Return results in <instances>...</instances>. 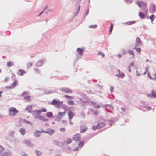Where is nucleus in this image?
I'll return each mask as SVG.
<instances>
[{"instance_id":"1","label":"nucleus","mask_w":156,"mask_h":156,"mask_svg":"<svg viewBox=\"0 0 156 156\" xmlns=\"http://www.w3.org/2000/svg\"><path fill=\"white\" fill-rule=\"evenodd\" d=\"M47 109L43 108L39 110H35L33 111L32 113L33 116L35 118H37L41 113L42 112H47Z\"/></svg>"},{"instance_id":"2","label":"nucleus","mask_w":156,"mask_h":156,"mask_svg":"<svg viewBox=\"0 0 156 156\" xmlns=\"http://www.w3.org/2000/svg\"><path fill=\"white\" fill-rule=\"evenodd\" d=\"M105 121L103 119H101L97 126H93V129L94 130H95L96 129L101 128L105 126Z\"/></svg>"},{"instance_id":"3","label":"nucleus","mask_w":156,"mask_h":156,"mask_svg":"<svg viewBox=\"0 0 156 156\" xmlns=\"http://www.w3.org/2000/svg\"><path fill=\"white\" fill-rule=\"evenodd\" d=\"M9 115L10 116H14L19 111L15 108L11 107L9 109Z\"/></svg>"},{"instance_id":"4","label":"nucleus","mask_w":156,"mask_h":156,"mask_svg":"<svg viewBox=\"0 0 156 156\" xmlns=\"http://www.w3.org/2000/svg\"><path fill=\"white\" fill-rule=\"evenodd\" d=\"M73 140L75 141H79L81 140V135L79 133H77L72 136Z\"/></svg>"},{"instance_id":"5","label":"nucleus","mask_w":156,"mask_h":156,"mask_svg":"<svg viewBox=\"0 0 156 156\" xmlns=\"http://www.w3.org/2000/svg\"><path fill=\"white\" fill-rule=\"evenodd\" d=\"M74 115V113L71 111H69L68 112V116L69 119V122L71 125H73V123L72 119Z\"/></svg>"},{"instance_id":"6","label":"nucleus","mask_w":156,"mask_h":156,"mask_svg":"<svg viewBox=\"0 0 156 156\" xmlns=\"http://www.w3.org/2000/svg\"><path fill=\"white\" fill-rule=\"evenodd\" d=\"M51 104L53 105H55L57 108H59L61 103L59 100L54 99L52 101Z\"/></svg>"},{"instance_id":"7","label":"nucleus","mask_w":156,"mask_h":156,"mask_svg":"<svg viewBox=\"0 0 156 156\" xmlns=\"http://www.w3.org/2000/svg\"><path fill=\"white\" fill-rule=\"evenodd\" d=\"M17 83V80H15L11 86H7L5 87L6 89H12L16 86Z\"/></svg>"},{"instance_id":"8","label":"nucleus","mask_w":156,"mask_h":156,"mask_svg":"<svg viewBox=\"0 0 156 156\" xmlns=\"http://www.w3.org/2000/svg\"><path fill=\"white\" fill-rule=\"evenodd\" d=\"M60 90L61 91L67 93H72L71 90L67 88H61Z\"/></svg>"},{"instance_id":"9","label":"nucleus","mask_w":156,"mask_h":156,"mask_svg":"<svg viewBox=\"0 0 156 156\" xmlns=\"http://www.w3.org/2000/svg\"><path fill=\"white\" fill-rule=\"evenodd\" d=\"M137 4L140 8L142 6L145 7H147V4L143 1L140 2L138 1L137 2Z\"/></svg>"},{"instance_id":"10","label":"nucleus","mask_w":156,"mask_h":156,"mask_svg":"<svg viewBox=\"0 0 156 156\" xmlns=\"http://www.w3.org/2000/svg\"><path fill=\"white\" fill-rule=\"evenodd\" d=\"M147 75L148 76L150 79L155 80L156 79V72L155 71L153 72L152 75V76H151L150 73H148Z\"/></svg>"},{"instance_id":"11","label":"nucleus","mask_w":156,"mask_h":156,"mask_svg":"<svg viewBox=\"0 0 156 156\" xmlns=\"http://www.w3.org/2000/svg\"><path fill=\"white\" fill-rule=\"evenodd\" d=\"M87 129V127L85 125H83L80 127V132L81 133H84Z\"/></svg>"},{"instance_id":"12","label":"nucleus","mask_w":156,"mask_h":156,"mask_svg":"<svg viewBox=\"0 0 156 156\" xmlns=\"http://www.w3.org/2000/svg\"><path fill=\"white\" fill-rule=\"evenodd\" d=\"M142 42L141 39L139 37H137L136 40L135 45L138 46L141 44Z\"/></svg>"},{"instance_id":"13","label":"nucleus","mask_w":156,"mask_h":156,"mask_svg":"<svg viewBox=\"0 0 156 156\" xmlns=\"http://www.w3.org/2000/svg\"><path fill=\"white\" fill-rule=\"evenodd\" d=\"M66 113V111H64L63 112H59L58 113V116L59 118H62L63 116L65 115V114Z\"/></svg>"},{"instance_id":"14","label":"nucleus","mask_w":156,"mask_h":156,"mask_svg":"<svg viewBox=\"0 0 156 156\" xmlns=\"http://www.w3.org/2000/svg\"><path fill=\"white\" fill-rule=\"evenodd\" d=\"M92 106L95 108H99L100 107V105L95 102H91Z\"/></svg>"},{"instance_id":"15","label":"nucleus","mask_w":156,"mask_h":156,"mask_svg":"<svg viewBox=\"0 0 156 156\" xmlns=\"http://www.w3.org/2000/svg\"><path fill=\"white\" fill-rule=\"evenodd\" d=\"M26 109L30 113H32L33 112L31 105L28 106L26 108Z\"/></svg>"},{"instance_id":"16","label":"nucleus","mask_w":156,"mask_h":156,"mask_svg":"<svg viewBox=\"0 0 156 156\" xmlns=\"http://www.w3.org/2000/svg\"><path fill=\"white\" fill-rule=\"evenodd\" d=\"M37 118L38 119L44 122L47 121L48 120V119H47L40 115Z\"/></svg>"},{"instance_id":"17","label":"nucleus","mask_w":156,"mask_h":156,"mask_svg":"<svg viewBox=\"0 0 156 156\" xmlns=\"http://www.w3.org/2000/svg\"><path fill=\"white\" fill-rule=\"evenodd\" d=\"M26 73V72L22 69H19L18 72V74L19 75L22 76Z\"/></svg>"},{"instance_id":"18","label":"nucleus","mask_w":156,"mask_h":156,"mask_svg":"<svg viewBox=\"0 0 156 156\" xmlns=\"http://www.w3.org/2000/svg\"><path fill=\"white\" fill-rule=\"evenodd\" d=\"M118 72L119 73L118 74H116V76L119 77H123L125 75L123 72H120V71L119 70L118 71Z\"/></svg>"},{"instance_id":"19","label":"nucleus","mask_w":156,"mask_h":156,"mask_svg":"<svg viewBox=\"0 0 156 156\" xmlns=\"http://www.w3.org/2000/svg\"><path fill=\"white\" fill-rule=\"evenodd\" d=\"M20 132L22 135H24L26 133V130L23 128L20 129Z\"/></svg>"},{"instance_id":"20","label":"nucleus","mask_w":156,"mask_h":156,"mask_svg":"<svg viewBox=\"0 0 156 156\" xmlns=\"http://www.w3.org/2000/svg\"><path fill=\"white\" fill-rule=\"evenodd\" d=\"M77 51L79 53V54L82 56L83 55L84 50L80 48H78L77 49Z\"/></svg>"},{"instance_id":"21","label":"nucleus","mask_w":156,"mask_h":156,"mask_svg":"<svg viewBox=\"0 0 156 156\" xmlns=\"http://www.w3.org/2000/svg\"><path fill=\"white\" fill-rule=\"evenodd\" d=\"M150 9L152 12H154L156 10V6L153 5H152L151 6Z\"/></svg>"},{"instance_id":"22","label":"nucleus","mask_w":156,"mask_h":156,"mask_svg":"<svg viewBox=\"0 0 156 156\" xmlns=\"http://www.w3.org/2000/svg\"><path fill=\"white\" fill-rule=\"evenodd\" d=\"M46 117L48 118H52L53 117V114L51 112H48L46 114Z\"/></svg>"},{"instance_id":"23","label":"nucleus","mask_w":156,"mask_h":156,"mask_svg":"<svg viewBox=\"0 0 156 156\" xmlns=\"http://www.w3.org/2000/svg\"><path fill=\"white\" fill-rule=\"evenodd\" d=\"M47 132L50 135H51L54 133V131L52 129H48Z\"/></svg>"},{"instance_id":"24","label":"nucleus","mask_w":156,"mask_h":156,"mask_svg":"<svg viewBox=\"0 0 156 156\" xmlns=\"http://www.w3.org/2000/svg\"><path fill=\"white\" fill-rule=\"evenodd\" d=\"M139 17L142 19H144L145 18V15L143 13H142L141 12H139Z\"/></svg>"},{"instance_id":"25","label":"nucleus","mask_w":156,"mask_h":156,"mask_svg":"<svg viewBox=\"0 0 156 156\" xmlns=\"http://www.w3.org/2000/svg\"><path fill=\"white\" fill-rule=\"evenodd\" d=\"M40 132L36 130L34 132V135L36 137H38L40 136Z\"/></svg>"},{"instance_id":"26","label":"nucleus","mask_w":156,"mask_h":156,"mask_svg":"<svg viewBox=\"0 0 156 156\" xmlns=\"http://www.w3.org/2000/svg\"><path fill=\"white\" fill-rule=\"evenodd\" d=\"M67 104L69 105H75V102L72 100H69L67 102Z\"/></svg>"},{"instance_id":"27","label":"nucleus","mask_w":156,"mask_h":156,"mask_svg":"<svg viewBox=\"0 0 156 156\" xmlns=\"http://www.w3.org/2000/svg\"><path fill=\"white\" fill-rule=\"evenodd\" d=\"M84 141L80 142L78 143V147L80 148V147H82L84 145Z\"/></svg>"},{"instance_id":"28","label":"nucleus","mask_w":156,"mask_h":156,"mask_svg":"<svg viewBox=\"0 0 156 156\" xmlns=\"http://www.w3.org/2000/svg\"><path fill=\"white\" fill-rule=\"evenodd\" d=\"M54 143L55 145L59 146H60V145L62 144L60 142L57 140H55L54 142Z\"/></svg>"},{"instance_id":"29","label":"nucleus","mask_w":156,"mask_h":156,"mask_svg":"<svg viewBox=\"0 0 156 156\" xmlns=\"http://www.w3.org/2000/svg\"><path fill=\"white\" fill-rule=\"evenodd\" d=\"M64 97L68 99H74V97L68 95H65Z\"/></svg>"},{"instance_id":"30","label":"nucleus","mask_w":156,"mask_h":156,"mask_svg":"<svg viewBox=\"0 0 156 156\" xmlns=\"http://www.w3.org/2000/svg\"><path fill=\"white\" fill-rule=\"evenodd\" d=\"M72 142V140L71 138H68L66 141H65V143L67 144L71 143Z\"/></svg>"},{"instance_id":"31","label":"nucleus","mask_w":156,"mask_h":156,"mask_svg":"<svg viewBox=\"0 0 156 156\" xmlns=\"http://www.w3.org/2000/svg\"><path fill=\"white\" fill-rule=\"evenodd\" d=\"M35 152L37 156H40L42 154V153L38 150H35Z\"/></svg>"},{"instance_id":"32","label":"nucleus","mask_w":156,"mask_h":156,"mask_svg":"<svg viewBox=\"0 0 156 156\" xmlns=\"http://www.w3.org/2000/svg\"><path fill=\"white\" fill-rule=\"evenodd\" d=\"M33 65V63L30 62H28L26 64V66L27 68H29L31 67Z\"/></svg>"},{"instance_id":"33","label":"nucleus","mask_w":156,"mask_h":156,"mask_svg":"<svg viewBox=\"0 0 156 156\" xmlns=\"http://www.w3.org/2000/svg\"><path fill=\"white\" fill-rule=\"evenodd\" d=\"M14 63L11 61H9L7 62V65L8 67H10L13 66Z\"/></svg>"},{"instance_id":"34","label":"nucleus","mask_w":156,"mask_h":156,"mask_svg":"<svg viewBox=\"0 0 156 156\" xmlns=\"http://www.w3.org/2000/svg\"><path fill=\"white\" fill-rule=\"evenodd\" d=\"M136 21H129L126 23L128 25H131L135 23Z\"/></svg>"},{"instance_id":"35","label":"nucleus","mask_w":156,"mask_h":156,"mask_svg":"<svg viewBox=\"0 0 156 156\" xmlns=\"http://www.w3.org/2000/svg\"><path fill=\"white\" fill-rule=\"evenodd\" d=\"M133 48L137 52L139 53H140L141 51V48H140L134 47Z\"/></svg>"},{"instance_id":"36","label":"nucleus","mask_w":156,"mask_h":156,"mask_svg":"<svg viewBox=\"0 0 156 156\" xmlns=\"http://www.w3.org/2000/svg\"><path fill=\"white\" fill-rule=\"evenodd\" d=\"M155 17L156 16L155 15H152L150 16V19L152 21H153Z\"/></svg>"},{"instance_id":"37","label":"nucleus","mask_w":156,"mask_h":156,"mask_svg":"<svg viewBox=\"0 0 156 156\" xmlns=\"http://www.w3.org/2000/svg\"><path fill=\"white\" fill-rule=\"evenodd\" d=\"M128 52L130 54L132 55L133 58L135 57V55L133 51L130 50L128 51Z\"/></svg>"},{"instance_id":"38","label":"nucleus","mask_w":156,"mask_h":156,"mask_svg":"<svg viewBox=\"0 0 156 156\" xmlns=\"http://www.w3.org/2000/svg\"><path fill=\"white\" fill-rule=\"evenodd\" d=\"M151 94L154 97L156 98V92L154 91H151Z\"/></svg>"},{"instance_id":"39","label":"nucleus","mask_w":156,"mask_h":156,"mask_svg":"<svg viewBox=\"0 0 156 156\" xmlns=\"http://www.w3.org/2000/svg\"><path fill=\"white\" fill-rule=\"evenodd\" d=\"M97 25H90L89 26V28H97Z\"/></svg>"},{"instance_id":"40","label":"nucleus","mask_w":156,"mask_h":156,"mask_svg":"<svg viewBox=\"0 0 156 156\" xmlns=\"http://www.w3.org/2000/svg\"><path fill=\"white\" fill-rule=\"evenodd\" d=\"M98 55H101L103 57H104V54L103 53L101 52V51H98Z\"/></svg>"},{"instance_id":"41","label":"nucleus","mask_w":156,"mask_h":156,"mask_svg":"<svg viewBox=\"0 0 156 156\" xmlns=\"http://www.w3.org/2000/svg\"><path fill=\"white\" fill-rule=\"evenodd\" d=\"M113 24L112 23H111V27H110V31H109L110 34L111 33L113 30Z\"/></svg>"},{"instance_id":"42","label":"nucleus","mask_w":156,"mask_h":156,"mask_svg":"<svg viewBox=\"0 0 156 156\" xmlns=\"http://www.w3.org/2000/svg\"><path fill=\"white\" fill-rule=\"evenodd\" d=\"M121 51L123 55L126 54L127 53V52L126 51V50L124 49H122L121 50Z\"/></svg>"},{"instance_id":"43","label":"nucleus","mask_w":156,"mask_h":156,"mask_svg":"<svg viewBox=\"0 0 156 156\" xmlns=\"http://www.w3.org/2000/svg\"><path fill=\"white\" fill-rule=\"evenodd\" d=\"M30 96H27L25 97L24 98V99L26 100H30Z\"/></svg>"},{"instance_id":"44","label":"nucleus","mask_w":156,"mask_h":156,"mask_svg":"<svg viewBox=\"0 0 156 156\" xmlns=\"http://www.w3.org/2000/svg\"><path fill=\"white\" fill-rule=\"evenodd\" d=\"M134 65V62H131L129 65L128 66V68L129 69H130V68L132 66H133Z\"/></svg>"},{"instance_id":"45","label":"nucleus","mask_w":156,"mask_h":156,"mask_svg":"<svg viewBox=\"0 0 156 156\" xmlns=\"http://www.w3.org/2000/svg\"><path fill=\"white\" fill-rule=\"evenodd\" d=\"M66 129L62 127L60 129V130L62 132H64Z\"/></svg>"},{"instance_id":"46","label":"nucleus","mask_w":156,"mask_h":156,"mask_svg":"<svg viewBox=\"0 0 156 156\" xmlns=\"http://www.w3.org/2000/svg\"><path fill=\"white\" fill-rule=\"evenodd\" d=\"M148 66H147L146 67V70L144 73V75H145L146 74L148 71Z\"/></svg>"},{"instance_id":"47","label":"nucleus","mask_w":156,"mask_h":156,"mask_svg":"<svg viewBox=\"0 0 156 156\" xmlns=\"http://www.w3.org/2000/svg\"><path fill=\"white\" fill-rule=\"evenodd\" d=\"M4 150V149L0 145V151H2Z\"/></svg>"},{"instance_id":"48","label":"nucleus","mask_w":156,"mask_h":156,"mask_svg":"<svg viewBox=\"0 0 156 156\" xmlns=\"http://www.w3.org/2000/svg\"><path fill=\"white\" fill-rule=\"evenodd\" d=\"M81 115L82 117H85V114L84 112H82Z\"/></svg>"},{"instance_id":"49","label":"nucleus","mask_w":156,"mask_h":156,"mask_svg":"<svg viewBox=\"0 0 156 156\" xmlns=\"http://www.w3.org/2000/svg\"><path fill=\"white\" fill-rule=\"evenodd\" d=\"M63 124H66L67 123V122L65 120H62V122Z\"/></svg>"},{"instance_id":"50","label":"nucleus","mask_w":156,"mask_h":156,"mask_svg":"<svg viewBox=\"0 0 156 156\" xmlns=\"http://www.w3.org/2000/svg\"><path fill=\"white\" fill-rule=\"evenodd\" d=\"M78 149V147H76L73 149V151H76Z\"/></svg>"},{"instance_id":"51","label":"nucleus","mask_w":156,"mask_h":156,"mask_svg":"<svg viewBox=\"0 0 156 156\" xmlns=\"http://www.w3.org/2000/svg\"><path fill=\"white\" fill-rule=\"evenodd\" d=\"M94 114L96 115H98V112L95 111L94 112Z\"/></svg>"},{"instance_id":"52","label":"nucleus","mask_w":156,"mask_h":156,"mask_svg":"<svg viewBox=\"0 0 156 156\" xmlns=\"http://www.w3.org/2000/svg\"><path fill=\"white\" fill-rule=\"evenodd\" d=\"M41 63V61H38L37 63V65L38 66H40V64Z\"/></svg>"},{"instance_id":"53","label":"nucleus","mask_w":156,"mask_h":156,"mask_svg":"<svg viewBox=\"0 0 156 156\" xmlns=\"http://www.w3.org/2000/svg\"><path fill=\"white\" fill-rule=\"evenodd\" d=\"M44 10H45V9H44L42 11L41 13H40L39 14V15H38V16H40L43 13V12H44Z\"/></svg>"},{"instance_id":"54","label":"nucleus","mask_w":156,"mask_h":156,"mask_svg":"<svg viewBox=\"0 0 156 156\" xmlns=\"http://www.w3.org/2000/svg\"><path fill=\"white\" fill-rule=\"evenodd\" d=\"M114 89V88L113 87H111L110 88V90L111 92H112L113 90Z\"/></svg>"},{"instance_id":"55","label":"nucleus","mask_w":156,"mask_h":156,"mask_svg":"<svg viewBox=\"0 0 156 156\" xmlns=\"http://www.w3.org/2000/svg\"><path fill=\"white\" fill-rule=\"evenodd\" d=\"M118 56L119 58H120L122 57V55L121 54H119L118 55Z\"/></svg>"},{"instance_id":"56","label":"nucleus","mask_w":156,"mask_h":156,"mask_svg":"<svg viewBox=\"0 0 156 156\" xmlns=\"http://www.w3.org/2000/svg\"><path fill=\"white\" fill-rule=\"evenodd\" d=\"M21 156H28V155L25 153H24Z\"/></svg>"},{"instance_id":"57","label":"nucleus","mask_w":156,"mask_h":156,"mask_svg":"<svg viewBox=\"0 0 156 156\" xmlns=\"http://www.w3.org/2000/svg\"><path fill=\"white\" fill-rule=\"evenodd\" d=\"M9 80V78H6L5 79V82H7Z\"/></svg>"},{"instance_id":"58","label":"nucleus","mask_w":156,"mask_h":156,"mask_svg":"<svg viewBox=\"0 0 156 156\" xmlns=\"http://www.w3.org/2000/svg\"><path fill=\"white\" fill-rule=\"evenodd\" d=\"M3 93L2 91H0V97L1 96V94Z\"/></svg>"},{"instance_id":"59","label":"nucleus","mask_w":156,"mask_h":156,"mask_svg":"<svg viewBox=\"0 0 156 156\" xmlns=\"http://www.w3.org/2000/svg\"><path fill=\"white\" fill-rule=\"evenodd\" d=\"M80 5H79L78 6V11H79L80 9Z\"/></svg>"},{"instance_id":"60","label":"nucleus","mask_w":156,"mask_h":156,"mask_svg":"<svg viewBox=\"0 0 156 156\" xmlns=\"http://www.w3.org/2000/svg\"><path fill=\"white\" fill-rule=\"evenodd\" d=\"M129 72H131V69H130H130H129Z\"/></svg>"},{"instance_id":"61","label":"nucleus","mask_w":156,"mask_h":156,"mask_svg":"<svg viewBox=\"0 0 156 156\" xmlns=\"http://www.w3.org/2000/svg\"><path fill=\"white\" fill-rule=\"evenodd\" d=\"M137 72V76H140V74H139V73H138V72H137H137Z\"/></svg>"},{"instance_id":"62","label":"nucleus","mask_w":156,"mask_h":156,"mask_svg":"<svg viewBox=\"0 0 156 156\" xmlns=\"http://www.w3.org/2000/svg\"><path fill=\"white\" fill-rule=\"evenodd\" d=\"M146 62H148L149 61V60L148 59H147L146 60Z\"/></svg>"},{"instance_id":"63","label":"nucleus","mask_w":156,"mask_h":156,"mask_svg":"<svg viewBox=\"0 0 156 156\" xmlns=\"http://www.w3.org/2000/svg\"><path fill=\"white\" fill-rule=\"evenodd\" d=\"M72 108V109H73V110H74V108H73V107H72V108Z\"/></svg>"},{"instance_id":"64","label":"nucleus","mask_w":156,"mask_h":156,"mask_svg":"<svg viewBox=\"0 0 156 156\" xmlns=\"http://www.w3.org/2000/svg\"><path fill=\"white\" fill-rule=\"evenodd\" d=\"M55 156H60L57 155H56Z\"/></svg>"}]
</instances>
